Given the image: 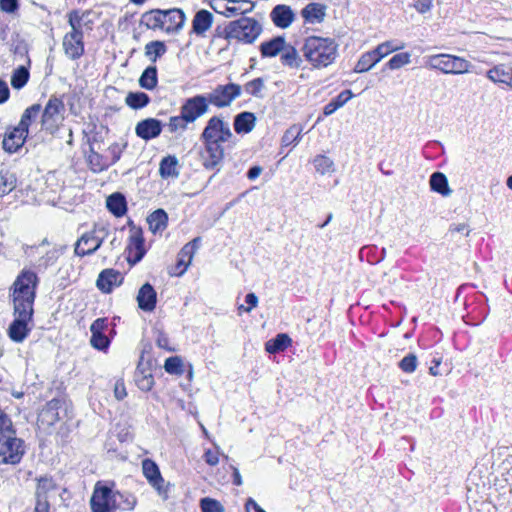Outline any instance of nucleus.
I'll return each mask as SVG.
<instances>
[{
	"instance_id": "1",
	"label": "nucleus",
	"mask_w": 512,
	"mask_h": 512,
	"mask_svg": "<svg viewBox=\"0 0 512 512\" xmlns=\"http://www.w3.org/2000/svg\"><path fill=\"white\" fill-rule=\"evenodd\" d=\"M37 284L38 277L30 270H23L13 284L15 319L9 326L8 335L14 342H23L31 330L28 324L32 321Z\"/></svg>"
},
{
	"instance_id": "2",
	"label": "nucleus",
	"mask_w": 512,
	"mask_h": 512,
	"mask_svg": "<svg viewBox=\"0 0 512 512\" xmlns=\"http://www.w3.org/2000/svg\"><path fill=\"white\" fill-rule=\"evenodd\" d=\"M338 45L332 38L320 36L307 37L301 51L305 59L314 68H324L332 64L337 57Z\"/></svg>"
},
{
	"instance_id": "3",
	"label": "nucleus",
	"mask_w": 512,
	"mask_h": 512,
	"mask_svg": "<svg viewBox=\"0 0 512 512\" xmlns=\"http://www.w3.org/2000/svg\"><path fill=\"white\" fill-rule=\"evenodd\" d=\"M184 23L185 14L178 8L154 9L145 12L141 17V24L148 29H164L166 32H177L182 29Z\"/></svg>"
},
{
	"instance_id": "4",
	"label": "nucleus",
	"mask_w": 512,
	"mask_h": 512,
	"mask_svg": "<svg viewBox=\"0 0 512 512\" xmlns=\"http://www.w3.org/2000/svg\"><path fill=\"white\" fill-rule=\"evenodd\" d=\"M262 32L261 24L250 17H242L230 22L223 31L216 30L213 38L223 37L224 39H236L238 41L251 44Z\"/></svg>"
},
{
	"instance_id": "5",
	"label": "nucleus",
	"mask_w": 512,
	"mask_h": 512,
	"mask_svg": "<svg viewBox=\"0 0 512 512\" xmlns=\"http://www.w3.org/2000/svg\"><path fill=\"white\" fill-rule=\"evenodd\" d=\"M425 66L439 70L444 74H464L470 71L471 64L468 60L459 56L435 54L425 57Z\"/></svg>"
},
{
	"instance_id": "6",
	"label": "nucleus",
	"mask_w": 512,
	"mask_h": 512,
	"mask_svg": "<svg viewBox=\"0 0 512 512\" xmlns=\"http://www.w3.org/2000/svg\"><path fill=\"white\" fill-rule=\"evenodd\" d=\"M109 234V227L106 224H94L93 228L82 234L75 243L74 252L77 256L83 257L95 253Z\"/></svg>"
},
{
	"instance_id": "7",
	"label": "nucleus",
	"mask_w": 512,
	"mask_h": 512,
	"mask_svg": "<svg viewBox=\"0 0 512 512\" xmlns=\"http://www.w3.org/2000/svg\"><path fill=\"white\" fill-rule=\"evenodd\" d=\"M119 497H121L120 492L97 483L90 499L92 512H115L117 510L115 498Z\"/></svg>"
},
{
	"instance_id": "8",
	"label": "nucleus",
	"mask_w": 512,
	"mask_h": 512,
	"mask_svg": "<svg viewBox=\"0 0 512 512\" xmlns=\"http://www.w3.org/2000/svg\"><path fill=\"white\" fill-rule=\"evenodd\" d=\"M64 113L65 104L62 99L51 96L44 107L41 117L43 129L50 132L56 130L59 123L64 119Z\"/></svg>"
},
{
	"instance_id": "9",
	"label": "nucleus",
	"mask_w": 512,
	"mask_h": 512,
	"mask_svg": "<svg viewBox=\"0 0 512 512\" xmlns=\"http://www.w3.org/2000/svg\"><path fill=\"white\" fill-rule=\"evenodd\" d=\"M232 137L228 123L218 116L211 117L201 134V140L209 143H224Z\"/></svg>"
},
{
	"instance_id": "10",
	"label": "nucleus",
	"mask_w": 512,
	"mask_h": 512,
	"mask_svg": "<svg viewBox=\"0 0 512 512\" xmlns=\"http://www.w3.org/2000/svg\"><path fill=\"white\" fill-rule=\"evenodd\" d=\"M241 92V86L235 83L218 85L206 96V99L209 104L224 108L230 106L233 100L241 95Z\"/></svg>"
},
{
	"instance_id": "11",
	"label": "nucleus",
	"mask_w": 512,
	"mask_h": 512,
	"mask_svg": "<svg viewBox=\"0 0 512 512\" xmlns=\"http://www.w3.org/2000/svg\"><path fill=\"white\" fill-rule=\"evenodd\" d=\"M13 432L9 437H3L0 447V463L15 465L20 462L23 454V442Z\"/></svg>"
},
{
	"instance_id": "12",
	"label": "nucleus",
	"mask_w": 512,
	"mask_h": 512,
	"mask_svg": "<svg viewBox=\"0 0 512 512\" xmlns=\"http://www.w3.org/2000/svg\"><path fill=\"white\" fill-rule=\"evenodd\" d=\"M211 8L227 18L252 11L253 3L249 0H211Z\"/></svg>"
},
{
	"instance_id": "13",
	"label": "nucleus",
	"mask_w": 512,
	"mask_h": 512,
	"mask_svg": "<svg viewBox=\"0 0 512 512\" xmlns=\"http://www.w3.org/2000/svg\"><path fill=\"white\" fill-rule=\"evenodd\" d=\"M209 111V103L204 95H196L184 101L180 112L190 122L194 123L198 118Z\"/></svg>"
},
{
	"instance_id": "14",
	"label": "nucleus",
	"mask_w": 512,
	"mask_h": 512,
	"mask_svg": "<svg viewBox=\"0 0 512 512\" xmlns=\"http://www.w3.org/2000/svg\"><path fill=\"white\" fill-rule=\"evenodd\" d=\"M70 32L84 37L85 31L93 29L92 12L89 10L74 9L67 13Z\"/></svg>"
},
{
	"instance_id": "15",
	"label": "nucleus",
	"mask_w": 512,
	"mask_h": 512,
	"mask_svg": "<svg viewBox=\"0 0 512 512\" xmlns=\"http://www.w3.org/2000/svg\"><path fill=\"white\" fill-rule=\"evenodd\" d=\"M65 55L71 60H77L84 54V37L80 34L67 32L62 41Z\"/></svg>"
},
{
	"instance_id": "16",
	"label": "nucleus",
	"mask_w": 512,
	"mask_h": 512,
	"mask_svg": "<svg viewBox=\"0 0 512 512\" xmlns=\"http://www.w3.org/2000/svg\"><path fill=\"white\" fill-rule=\"evenodd\" d=\"M142 470L148 482L158 491L159 495L166 498V489L163 487L164 479L157 464L150 459H145L142 462Z\"/></svg>"
},
{
	"instance_id": "17",
	"label": "nucleus",
	"mask_w": 512,
	"mask_h": 512,
	"mask_svg": "<svg viewBox=\"0 0 512 512\" xmlns=\"http://www.w3.org/2000/svg\"><path fill=\"white\" fill-rule=\"evenodd\" d=\"M122 274L114 269L103 270L96 281L97 288L103 293H110L123 282Z\"/></svg>"
},
{
	"instance_id": "18",
	"label": "nucleus",
	"mask_w": 512,
	"mask_h": 512,
	"mask_svg": "<svg viewBox=\"0 0 512 512\" xmlns=\"http://www.w3.org/2000/svg\"><path fill=\"white\" fill-rule=\"evenodd\" d=\"M162 132V123L155 118H147L137 123L135 133L143 140H150L158 137Z\"/></svg>"
},
{
	"instance_id": "19",
	"label": "nucleus",
	"mask_w": 512,
	"mask_h": 512,
	"mask_svg": "<svg viewBox=\"0 0 512 512\" xmlns=\"http://www.w3.org/2000/svg\"><path fill=\"white\" fill-rule=\"evenodd\" d=\"M205 147L201 154L203 166L206 169L215 168L223 159L224 150L221 144L203 142Z\"/></svg>"
},
{
	"instance_id": "20",
	"label": "nucleus",
	"mask_w": 512,
	"mask_h": 512,
	"mask_svg": "<svg viewBox=\"0 0 512 512\" xmlns=\"http://www.w3.org/2000/svg\"><path fill=\"white\" fill-rule=\"evenodd\" d=\"M138 307L145 312H152L157 303V293L150 283L141 286L137 295Z\"/></svg>"
},
{
	"instance_id": "21",
	"label": "nucleus",
	"mask_w": 512,
	"mask_h": 512,
	"mask_svg": "<svg viewBox=\"0 0 512 512\" xmlns=\"http://www.w3.org/2000/svg\"><path fill=\"white\" fill-rule=\"evenodd\" d=\"M271 20L279 28L289 27L295 19V14L288 5H277L270 13Z\"/></svg>"
},
{
	"instance_id": "22",
	"label": "nucleus",
	"mask_w": 512,
	"mask_h": 512,
	"mask_svg": "<svg viewBox=\"0 0 512 512\" xmlns=\"http://www.w3.org/2000/svg\"><path fill=\"white\" fill-rule=\"evenodd\" d=\"M27 135V132L22 131L19 126L14 127L6 133L2 142L3 149L9 153L16 152L24 144Z\"/></svg>"
},
{
	"instance_id": "23",
	"label": "nucleus",
	"mask_w": 512,
	"mask_h": 512,
	"mask_svg": "<svg viewBox=\"0 0 512 512\" xmlns=\"http://www.w3.org/2000/svg\"><path fill=\"white\" fill-rule=\"evenodd\" d=\"M213 24V15L209 11L199 10L192 20V31L197 35L204 37L205 33Z\"/></svg>"
},
{
	"instance_id": "24",
	"label": "nucleus",
	"mask_w": 512,
	"mask_h": 512,
	"mask_svg": "<svg viewBox=\"0 0 512 512\" xmlns=\"http://www.w3.org/2000/svg\"><path fill=\"white\" fill-rule=\"evenodd\" d=\"M301 16L306 23H321L326 16V6L321 3H309L301 10Z\"/></svg>"
},
{
	"instance_id": "25",
	"label": "nucleus",
	"mask_w": 512,
	"mask_h": 512,
	"mask_svg": "<svg viewBox=\"0 0 512 512\" xmlns=\"http://www.w3.org/2000/svg\"><path fill=\"white\" fill-rule=\"evenodd\" d=\"M61 405L62 402L58 399H52L49 401L39 414V420L41 423L52 426L58 422L60 420L59 409L61 408Z\"/></svg>"
},
{
	"instance_id": "26",
	"label": "nucleus",
	"mask_w": 512,
	"mask_h": 512,
	"mask_svg": "<svg viewBox=\"0 0 512 512\" xmlns=\"http://www.w3.org/2000/svg\"><path fill=\"white\" fill-rule=\"evenodd\" d=\"M487 78L494 83H502L512 88V68L504 64L496 65L487 71Z\"/></svg>"
},
{
	"instance_id": "27",
	"label": "nucleus",
	"mask_w": 512,
	"mask_h": 512,
	"mask_svg": "<svg viewBox=\"0 0 512 512\" xmlns=\"http://www.w3.org/2000/svg\"><path fill=\"white\" fill-rule=\"evenodd\" d=\"M256 124V117L252 112H242L234 119V129L237 133H249Z\"/></svg>"
},
{
	"instance_id": "28",
	"label": "nucleus",
	"mask_w": 512,
	"mask_h": 512,
	"mask_svg": "<svg viewBox=\"0 0 512 512\" xmlns=\"http://www.w3.org/2000/svg\"><path fill=\"white\" fill-rule=\"evenodd\" d=\"M286 45L283 37H275L269 41L263 42L260 45V51L263 57H274L279 53L281 54Z\"/></svg>"
},
{
	"instance_id": "29",
	"label": "nucleus",
	"mask_w": 512,
	"mask_h": 512,
	"mask_svg": "<svg viewBox=\"0 0 512 512\" xmlns=\"http://www.w3.org/2000/svg\"><path fill=\"white\" fill-rule=\"evenodd\" d=\"M55 481L45 475L37 479L35 498L49 500V494L57 489Z\"/></svg>"
},
{
	"instance_id": "30",
	"label": "nucleus",
	"mask_w": 512,
	"mask_h": 512,
	"mask_svg": "<svg viewBox=\"0 0 512 512\" xmlns=\"http://www.w3.org/2000/svg\"><path fill=\"white\" fill-rule=\"evenodd\" d=\"M168 216L166 212L162 209H158L152 212L148 218L147 222L149 225V229L155 234L158 232H162L167 227Z\"/></svg>"
},
{
	"instance_id": "31",
	"label": "nucleus",
	"mask_w": 512,
	"mask_h": 512,
	"mask_svg": "<svg viewBox=\"0 0 512 512\" xmlns=\"http://www.w3.org/2000/svg\"><path fill=\"white\" fill-rule=\"evenodd\" d=\"M106 206L116 217L123 216L127 210L125 197L120 193L110 195L107 198Z\"/></svg>"
},
{
	"instance_id": "32",
	"label": "nucleus",
	"mask_w": 512,
	"mask_h": 512,
	"mask_svg": "<svg viewBox=\"0 0 512 512\" xmlns=\"http://www.w3.org/2000/svg\"><path fill=\"white\" fill-rule=\"evenodd\" d=\"M178 160L175 156L164 157L159 166V172L162 178H177L179 175L178 171Z\"/></svg>"
},
{
	"instance_id": "33",
	"label": "nucleus",
	"mask_w": 512,
	"mask_h": 512,
	"mask_svg": "<svg viewBox=\"0 0 512 512\" xmlns=\"http://www.w3.org/2000/svg\"><path fill=\"white\" fill-rule=\"evenodd\" d=\"M430 187L433 191L443 196H450L452 194L447 177L441 172H435L431 175Z\"/></svg>"
},
{
	"instance_id": "34",
	"label": "nucleus",
	"mask_w": 512,
	"mask_h": 512,
	"mask_svg": "<svg viewBox=\"0 0 512 512\" xmlns=\"http://www.w3.org/2000/svg\"><path fill=\"white\" fill-rule=\"evenodd\" d=\"M381 59L376 55L375 50L368 51L360 57L354 71L357 73H364L374 67Z\"/></svg>"
},
{
	"instance_id": "35",
	"label": "nucleus",
	"mask_w": 512,
	"mask_h": 512,
	"mask_svg": "<svg viewBox=\"0 0 512 512\" xmlns=\"http://www.w3.org/2000/svg\"><path fill=\"white\" fill-rule=\"evenodd\" d=\"M281 62L290 68H299L303 61L298 51L287 44L281 53Z\"/></svg>"
},
{
	"instance_id": "36",
	"label": "nucleus",
	"mask_w": 512,
	"mask_h": 512,
	"mask_svg": "<svg viewBox=\"0 0 512 512\" xmlns=\"http://www.w3.org/2000/svg\"><path fill=\"white\" fill-rule=\"evenodd\" d=\"M17 186V178L10 171H0V197L13 191Z\"/></svg>"
},
{
	"instance_id": "37",
	"label": "nucleus",
	"mask_w": 512,
	"mask_h": 512,
	"mask_svg": "<svg viewBox=\"0 0 512 512\" xmlns=\"http://www.w3.org/2000/svg\"><path fill=\"white\" fill-rule=\"evenodd\" d=\"M291 344V338L287 334H278L274 339L266 342L265 349L269 353L285 350Z\"/></svg>"
},
{
	"instance_id": "38",
	"label": "nucleus",
	"mask_w": 512,
	"mask_h": 512,
	"mask_svg": "<svg viewBox=\"0 0 512 512\" xmlns=\"http://www.w3.org/2000/svg\"><path fill=\"white\" fill-rule=\"evenodd\" d=\"M157 82V68L155 66L147 67L139 78V85L147 90L154 89Z\"/></svg>"
},
{
	"instance_id": "39",
	"label": "nucleus",
	"mask_w": 512,
	"mask_h": 512,
	"mask_svg": "<svg viewBox=\"0 0 512 512\" xmlns=\"http://www.w3.org/2000/svg\"><path fill=\"white\" fill-rule=\"evenodd\" d=\"M40 112H41L40 104H33L30 107H28L27 109H25V111L23 112V114L21 116V120L18 124L20 129L22 131H26L28 133V128H29L30 123L38 117Z\"/></svg>"
},
{
	"instance_id": "40",
	"label": "nucleus",
	"mask_w": 512,
	"mask_h": 512,
	"mask_svg": "<svg viewBox=\"0 0 512 512\" xmlns=\"http://www.w3.org/2000/svg\"><path fill=\"white\" fill-rule=\"evenodd\" d=\"M191 124L185 116L180 112V115L177 116H171L169 118V121L166 125L167 130L172 133H183L186 131L188 125Z\"/></svg>"
},
{
	"instance_id": "41",
	"label": "nucleus",
	"mask_w": 512,
	"mask_h": 512,
	"mask_svg": "<svg viewBox=\"0 0 512 512\" xmlns=\"http://www.w3.org/2000/svg\"><path fill=\"white\" fill-rule=\"evenodd\" d=\"M167 51L166 45L162 41H151L145 46V55L152 61L156 62L157 58L164 55Z\"/></svg>"
},
{
	"instance_id": "42",
	"label": "nucleus",
	"mask_w": 512,
	"mask_h": 512,
	"mask_svg": "<svg viewBox=\"0 0 512 512\" xmlns=\"http://www.w3.org/2000/svg\"><path fill=\"white\" fill-rule=\"evenodd\" d=\"M404 47L405 43L403 42L389 40L379 44L374 50L376 52V55H378V57H380V59L382 60L384 57L388 56L392 52L401 50Z\"/></svg>"
},
{
	"instance_id": "43",
	"label": "nucleus",
	"mask_w": 512,
	"mask_h": 512,
	"mask_svg": "<svg viewBox=\"0 0 512 512\" xmlns=\"http://www.w3.org/2000/svg\"><path fill=\"white\" fill-rule=\"evenodd\" d=\"M149 101V96L143 92H130L125 99L126 104L133 109L143 108Z\"/></svg>"
},
{
	"instance_id": "44",
	"label": "nucleus",
	"mask_w": 512,
	"mask_h": 512,
	"mask_svg": "<svg viewBox=\"0 0 512 512\" xmlns=\"http://www.w3.org/2000/svg\"><path fill=\"white\" fill-rule=\"evenodd\" d=\"M29 71L24 66H19L11 76V85L14 89L23 88L29 80Z\"/></svg>"
},
{
	"instance_id": "45",
	"label": "nucleus",
	"mask_w": 512,
	"mask_h": 512,
	"mask_svg": "<svg viewBox=\"0 0 512 512\" xmlns=\"http://www.w3.org/2000/svg\"><path fill=\"white\" fill-rule=\"evenodd\" d=\"M314 167L317 172L322 175L331 173L334 171L333 161L325 155H317L313 160Z\"/></svg>"
},
{
	"instance_id": "46",
	"label": "nucleus",
	"mask_w": 512,
	"mask_h": 512,
	"mask_svg": "<svg viewBox=\"0 0 512 512\" xmlns=\"http://www.w3.org/2000/svg\"><path fill=\"white\" fill-rule=\"evenodd\" d=\"M130 248L135 251L133 263L139 262L145 254L144 240L140 234L136 233L130 237Z\"/></svg>"
},
{
	"instance_id": "47",
	"label": "nucleus",
	"mask_w": 512,
	"mask_h": 512,
	"mask_svg": "<svg viewBox=\"0 0 512 512\" xmlns=\"http://www.w3.org/2000/svg\"><path fill=\"white\" fill-rule=\"evenodd\" d=\"M164 369L169 374L182 375L184 373L183 361L179 356H173L166 359Z\"/></svg>"
},
{
	"instance_id": "48",
	"label": "nucleus",
	"mask_w": 512,
	"mask_h": 512,
	"mask_svg": "<svg viewBox=\"0 0 512 512\" xmlns=\"http://www.w3.org/2000/svg\"><path fill=\"white\" fill-rule=\"evenodd\" d=\"M411 61V55L408 52L398 53L394 55L386 64L390 70H397L401 67L409 64Z\"/></svg>"
},
{
	"instance_id": "49",
	"label": "nucleus",
	"mask_w": 512,
	"mask_h": 512,
	"mask_svg": "<svg viewBox=\"0 0 512 512\" xmlns=\"http://www.w3.org/2000/svg\"><path fill=\"white\" fill-rule=\"evenodd\" d=\"M265 84L262 78H256L244 85V90L247 94L252 95L254 97L261 98L262 92L264 90Z\"/></svg>"
},
{
	"instance_id": "50",
	"label": "nucleus",
	"mask_w": 512,
	"mask_h": 512,
	"mask_svg": "<svg viewBox=\"0 0 512 512\" xmlns=\"http://www.w3.org/2000/svg\"><path fill=\"white\" fill-rule=\"evenodd\" d=\"M193 256L194 255L192 253H189V251H187V253L184 254V247L180 250L176 265V269L178 270L176 275L181 276L185 273V271L192 262Z\"/></svg>"
},
{
	"instance_id": "51",
	"label": "nucleus",
	"mask_w": 512,
	"mask_h": 512,
	"mask_svg": "<svg viewBox=\"0 0 512 512\" xmlns=\"http://www.w3.org/2000/svg\"><path fill=\"white\" fill-rule=\"evenodd\" d=\"M15 430L13 429V425L11 419L8 415L0 408V442L3 437H9Z\"/></svg>"
},
{
	"instance_id": "52",
	"label": "nucleus",
	"mask_w": 512,
	"mask_h": 512,
	"mask_svg": "<svg viewBox=\"0 0 512 512\" xmlns=\"http://www.w3.org/2000/svg\"><path fill=\"white\" fill-rule=\"evenodd\" d=\"M117 509L130 511L133 510L136 505V498L131 494L121 493V497L115 498Z\"/></svg>"
},
{
	"instance_id": "53",
	"label": "nucleus",
	"mask_w": 512,
	"mask_h": 512,
	"mask_svg": "<svg viewBox=\"0 0 512 512\" xmlns=\"http://www.w3.org/2000/svg\"><path fill=\"white\" fill-rule=\"evenodd\" d=\"M202 512H224L220 502L211 498H203L200 502Z\"/></svg>"
},
{
	"instance_id": "54",
	"label": "nucleus",
	"mask_w": 512,
	"mask_h": 512,
	"mask_svg": "<svg viewBox=\"0 0 512 512\" xmlns=\"http://www.w3.org/2000/svg\"><path fill=\"white\" fill-rule=\"evenodd\" d=\"M399 367L406 373H412L417 367V357L415 354H408L400 362Z\"/></svg>"
},
{
	"instance_id": "55",
	"label": "nucleus",
	"mask_w": 512,
	"mask_h": 512,
	"mask_svg": "<svg viewBox=\"0 0 512 512\" xmlns=\"http://www.w3.org/2000/svg\"><path fill=\"white\" fill-rule=\"evenodd\" d=\"M90 343L94 348L104 350L109 345V339L104 333H95L92 334Z\"/></svg>"
},
{
	"instance_id": "56",
	"label": "nucleus",
	"mask_w": 512,
	"mask_h": 512,
	"mask_svg": "<svg viewBox=\"0 0 512 512\" xmlns=\"http://www.w3.org/2000/svg\"><path fill=\"white\" fill-rule=\"evenodd\" d=\"M301 129L297 126H292L289 128L282 137L283 145H290L291 143L297 141L300 137Z\"/></svg>"
},
{
	"instance_id": "57",
	"label": "nucleus",
	"mask_w": 512,
	"mask_h": 512,
	"mask_svg": "<svg viewBox=\"0 0 512 512\" xmlns=\"http://www.w3.org/2000/svg\"><path fill=\"white\" fill-rule=\"evenodd\" d=\"M106 328H107V320L104 318H98L91 324L90 331L92 334L104 333Z\"/></svg>"
},
{
	"instance_id": "58",
	"label": "nucleus",
	"mask_w": 512,
	"mask_h": 512,
	"mask_svg": "<svg viewBox=\"0 0 512 512\" xmlns=\"http://www.w3.org/2000/svg\"><path fill=\"white\" fill-rule=\"evenodd\" d=\"M18 8L17 0H0V10L13 13Z\"/></svg>"
},
{
	"instance_id": "59",
	"label": "nucleus",
	"mask_w": 512,
	"mask_h": 512,
	"mask_svg": "<svg viewBox=\"0 0 512 512\" xmlns=\"http://www.w3.org/2000/svg\"><path fill=\"white\" fill-rule=\"evenodd\" d=\"M205 462L210 466H215L219 462V452L208 449L204 454Z\"/></svg>"
},
{
	"instance_id": "60",
	"label": "nucleus",
	"mask_w": 512,
	"mask_h": 512,
	"mask_svg": "<svg viewBox=\"0 0 512 512\" xmlns=\"http://www.w3.org/2000/svg\"><path fill=\"white\" fill-rule=\"evenodd\" d=\"M352 96H353V94L350 90H344L333 101L340 108L344 104H346L352 98Z\"/></svg>"
},
{
	"instance_id": "61",
	"label": "nucleus",
	"mask_w": 512,
	"mask_h": 512,
	"mask_svg": "<svg viewBox=\"0 0 512 512\" xmlns=\"http://www.w3.org/2000/svg\"><path fill=\"white\" fill-rule=\"evenodd\" d=\"M114 395L117 400H123L127 396L126 388L123 381H116L114 386Z\"/></svg>"
},
{
	"instance_id": "62",
	"label": "nucleus",
	"mask_w": 512,
	"mask_h": 512,
	"mask_svg": "<svg viewBox=\"0 0 512 512\" xmlns=\"http://www.w3.org/2000/svg\"><path fill=\"white\" fill-rule=\"evenodd\" d=\"M200 242H201V238L196 237L192 241L185 244L184 245V254L187 253V251H189V253H192L194 255L200 246Z\"/></svg>"
},
{
	"instance_id": "63",
	"label": "nucleus",
	"mask_w": 512,
	"mask_h": 512,
	"mask_svg": "<svg viewBox=\"0 0 512 512\" xmlns=\"http://www.w3.org/2000/svg\"><path fill=\"white\" fill-rule=\"evenodd\" d=\"M49 511H50L49 500L36 498L34 512H49Z\"/></svg>"
},
{
	"instance_id": "64",
	"label": "nucleus",
	"mask_w": 512,
	"mask_h": 512,
	"mask_svg": "<svg viewBox=\"0 0 512 512\" xmlns=\"http://www.w3.org/2000/svg\"><path fill=\"white\" fill-rule=\"evenodd\" d=\"M432 7V0H418L415 4V8L420 13L428 12Z\"/></svg>"
}]
</instances>
